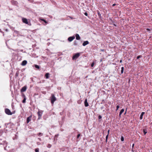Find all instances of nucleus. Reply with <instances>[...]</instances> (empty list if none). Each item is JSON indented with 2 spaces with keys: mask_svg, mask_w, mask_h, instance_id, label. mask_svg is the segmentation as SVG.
<instances>
[{
  "mask_svg": "<svg viewBox=\"0 0 152 152\" xmlns=\"http://www.w3.org/2000/svg\"><path fill=\"white\" fill-rule=\"evenodd\" d=\"M56 100V99L55 97V95L53 94H51V102L52 104H53L54 102Z\"/></svg>",
  "mask_w": 152,
  "mask_h": 152,
  "instance_id": "nucleus-1",
  "label": "nucleus"
},
{
  "mask_svg": "<svg viewBox=\"0 0 152 152\" xmlns=\"http://www.w3.org/2000/svg\"><path fill=\"white\" fill-rule=\"evenodd\" d=\"M80 56L79 53H77L75 54L72 56V59L73 60H76L77 58Z\"/></svg>",
  "mask_w": 152,
  "mask_h": 152,
  "instance_id": "nucleus-2",
  "label": "nucleus"
},
{
  "mask_svg": "<svg viewBox=\"0 0 152 152\" xmlns=\"http://www.w3.org/2000/svg\"><path fill=\"white\" fill-rule=\"evenodd\" d=\"M5 112L7 114L9 115H11L12 114L10 110L8 108H6L5 109Z\"/></svg>",
  "mask_w": 152,
  "mask_h": 152,
  "instance_id": "nucleus-3",
  "label": "nucleus"
},
{
  "mask_svg": "<svg viewBox=\"0 0 152 152\" xmlns=\"http://www.w3.org/2000/svg\"><path fill=\"white\" fill-rule=\"evenodd\" d=\"M22 20L23 23L25 24L29 25V23L28 22V20L26 18H22Z\"/></svg>",
  "mask_w": 152,
  "mask_h": 152,
  "instance_id": "nucleus-4",
  "label": "nucleus"
},
{
  "mask_svg": "<svg viewBox=\"0 0 152 152\" xmlns=\"http://www.w3.org/2000/svg\"><path fill=\"white\" fill-rule=\"evenodd\" d=\"M27 89V86H24L23 87H22V88L21 89L20 91L21 92H23L25 91H26V90Z\"/></svg>",
  "mask_w": 152,
  "mask_h": 152,
  "instance_id": "nucleus-5",
  "label": "nucleus"
},
{
  "mask_svg": "<svg viewBox=\"0 0 152 152\" xmlns=\"http://www.w3.org/2000/svg\"><path fill=\"white\" fill-rule=\"evenodd\" d=\"M75 38V37L73 36L72 37H69L68 39V40L70 42L72 41Z\"/></svg>",
  "mask_w": 152,
  "mask_h": 152,
  "instance_id": "nucleus-6",
  "label": "nucleus"
},
{
  "mask_svg": "<svg viewBox=\"0 0 152 152\" xmlns=\"http://www.w3.org/2000/svg\"><path fill=\"white\" fill-rule=\"evenodd\" d=\"M39 21H43L45 23H43V24L44 25H46L48 23L47 21L45 20L44 19H42L41 18H39Z\"/></svg>",
  "mask_w": 152,
  "mask_h": 152,
  "instance_id": "nucleus-7",
  "label": "nucleus"
},
{
  "mask_svg": "<svg viewBox=\"0 0 152 152\" xmlns=\"http://www.w3.org/2000/svg\"><path fill=\"white\" fill-rule=\"evenodd\" d=\"M84 105L86 107H87L88 106L89 104L87 102V99H86L84 101Z\"/></svg>",
  "mask_w": 152,
  "mask_h": 152,
  "instance_id": "nucleus-8",
  "label": "nucleus"
},
{
  "mask_svg": "<svg viewBox=\"0 0 152 152\" xmlns=\"http://www.w3.org/2000/svg\"><path fill=\"white\" fill-rule=\"evenodd\" d=\"M43 112V111H39V119L41 118Z\"/></svg>",
  "mask_w": 152,
  "mask_h": 152,
  "instance_id": "nucleus-9",
  "label": "nucleus"
},
{
  "mask_svg": "<svg viewBox=\"0 0 152 152\" xmlns=\"http://www.w3.org/2000/svg\"><path fill=\"white\" fill-rule=\"evenodd\" d=\"M27 63V61L26 60H24L22 62L21 65L22 66H25L26 64Z\"/></svg>",
  "mask_w": 152,
  "mask_h": 152,
  "instance_id": "nucleus-10",
  "label": "nucleus"
},
{
  "mask_svg": "<svg viewBox=\"0 0 152 152\" xmlns=\"http://www.w3.org/2000/svg\"><path fill=\"white\" fill-rule=\"evenodd\" d=\"M75 37H76V39L78 40L80 39V37L79 35L78 34H76L75 35Z\"/></svg>",
  "mask_w": 152,
  "mask_h": 152,
  "instance_id": "nucleus-11",
  "label": "nucleus"
},
{
  "mask_svg": "<svg viewBox=\"0 0 152 152\" xmlns=\"http://www.w3.org/2000/svg\"><path fill=\"white\" fill-rule=\"evenodd\" d=\"M31 116H30L29 117L27 118V121H26L27 123H28L29 122V121H31Z\"/></svg>",
  "mask_w": 152,
  "mask_h": 152,
  "instance_id": "nucleus-12",
  "label": "nucleus"
},
{
  "mask_svg": "<svg viewBox=\"0 0 152 152\" xmlns=\"http://www.w3.org/2000/svg\"><path fill=\"white\" fill-rule=\"evenodd\" d=\"M89 44V42L88 41H84L83 44V45L85 46Z\"/></svg>",
  "mask_w": 152,
  "mask_h": 152,
  "instance_id": "nucleus-13",
  "label": "nucleus"
},
{
  "mask_svg": "<svg viewBox=\"0 0 152 152\" xmlns=\"http://www.w3.org/2000/svg\"><path fill=\"white\" fill-rule=\"evenodd\" d=\"M39 140L40 141H41L42 142L40 143H43L44 142V137H42V139L40 138H38Z\"/></svg>",
  "mask_w": 152,
  "mask_h": 152,
  "instance_id": "nucleus-14",
  "label": "nucleus"
},
{
  "mask_svg": "<svg viewBox=\"0 0 152 152\" xmlns=\"http://www.w3.org/2000/svg\"><path fill=\"white\" fill-rule=\"evenodd\" d=\"M97 14L99 16V18L100 19H101L102 18V16H101V14L100 12H99V11L98 10H97Z\"/></svg>",
  "mask_w": 152,
  "mask_h": 152,
  "instance_id": "nucleus-15",
  "label": "nucleus"
},
{
  "mask_svg": "<svg viewBox=\"0 0 152 152\" xmlns=\"http://www.w3.org/2000/svg\"><path fill=\"white\" fill-rule=\"evenodd\" d=\"M144 113H145L144 112H142V113L140 115V119L142 120V119L143 116V115L144 114Z\"/></svg>",
  "mask_w": 152,
  "mask_h": 152,
  "instance_id": "nucleus-16",
  "label": "nucleus"
},
{
  "mask_svg": "<svg viewBox=\"0 0 152 152\" xmlns=\"http://www.w3.org/2000/svg\"><path fill=\"white\" fill-rule=\"evenodd\" d=\"M124 111V109H123L121 110V111H120V112L119 113V116L120 117L121 116V114L123 113V112Z\"/></svg>",
  "mask_w": 152,
  "mask_h": 152,
  "instance_id": "nucleus-17",
  "label": "nucleus"
},
{
  "mask_svg": "<svg viewBox=\"0 0 152 152\" xmlns=\"http://www.w3.org/2000/svg\"><path fill=\"white\" fill-rule=\"evenodd\" d=\"M19 71H18L16 72V73L15 74V78H17L18 77V76L19 75Z\"/></svg>",
  "mask_w": 152,
  "mask_h": 152,
  "instance_id": "nucleus-18",
  "label": "nucleus"
},
{
  "mask_svg": "<svg viewBox=\"0 0 152 152\" xmlns=\"http://www.w3.org/2000/svg\"><path fill=\"white\" fill-rule=\"evenodd\" d=\"M143 132L144 133V134L145 135L147 133V130L146 129H144L143 130Z\"/></svg>",
  "mask_w": 152,
  "mask_h": 152,
  "instance_id": "nucleus-19",
  "label": "nucleus"
},
{
  "mask_svg": "<svg viewBox=\"0 0 152 152\" xmlns=\"http://www.w3.org/2000/svg\"><path fill=\"white\" fill-rule=\"evenodd\" d=\"M49 74L48 73H46L45 75V77L46 79H48L49 78Z\"/></svg>",
  "mask_w": 152,
  "mask_h": 152,
  "instance_id": "nucleus-20",
  "label": "nucleus"
},
{
  "mask_svg": "<svg viewBox=\"0 0 152 152\" xmlns=\"http://www.w3.org/2000/svg\"><path fill=\"white\" fill-rule=\"evenodd\" d=\"M124 71V67H122L121 68V74H122L123 73Z\"/></svg>",
  "mask_w": 152,
  "mask_h": 152,
  "instance_id": "nucleus-21",
  "label": "nucleus"
},
{
  "mask_svg": "<svg viewBox=\"0 0 152 152\" xmlns=\"http://www.w3.org/2000/svg\"><path fill=\"white\" fill-rule=\"evenodd\" d=\"M26 98H23V101H22V102L23 103H25L26 102Z\"/></svg>",
  "mask_w": 152,
  "mask_h": 152,
  "instance_id": "nucleus-22",
  "label": "nucleus"
},
{
  "mask_svg": "<svg viewBox=\"0 0 152 152\" xmlns=\"http://www.w3.org/2000/svg\"><path fill=\"white\" fill-rule=\"evenodd\" d=\"M108 135L107 134L106 137V142H107L108 138Z\"/></svg>",
  "mask_w": 152,
  "mask_h": 152,
  "instance_id": "nucleus-23",
  "label": "nucleus"
},
{
  "mask_svg": "<svg viewBox=\"0 0 152 152\" xmlns=\"http://www.w3.org/2000/svg\"><path fill=\"white\" fill-rule=\"evenodd\" d=\"M22 97L24 98H26V96L25 95L23 94L22 93Z\"/></svg>",
  "mask_w": 152,
  "mask_h": 152,
  "instance_id": "nucleus-24",
  "label": "nucleus"
},
{
  "mask_svg": "<svg viewBox=\"0 0 152 152\" xmlns=\"http://www.w3.org/2000/svg\"><path fill=\"white\" fill-rule=\"evenodd\" d=\"M142 56H141V55H139V56H138L137 57V59H139L140 58H142Z\"/></svg>",
  "mask_w": 152,
  "mask_h": 152,
  "instance_id": "nucleus-25",
  "label": "nucleus"
},
{
  "mask_svg": "<svg viewBox=\"0 0 152 152\" xmlns=\"http://www.w3.org/2000/svg\"><path fill=\"white\" fill-rule=\"evenodd\" d=\"M94 62H93L91 65V67H93L94 66Z\"/></svg>",
  "mask_w": 152,
  "mask_h": 152,
  "instance_id": "nucleus-26",
  "label": "nucleus"
},
{
  "mask_svg": "<svg viewBox=\"0 0 152 152\" xmlns=\"http://www.w3.org/2000/svg\"><path fill=\"white\" fill-rule=\"evenodd\" d=\"M121 140L122 141H123L124 140V138L123 137L121 136Z\"/></svg>",
  "mask_w": 152,
  "mask_h": 152,
  "instance_id": "nucleus-27",
  "label": "nucleus"
},
{
  "mask_svg": "<svg viewBox=\"0 0 152 152\" xmlns=\"http://www.w3.org/2000/svg\"><path fill=\"white\" fill-rule=\"evenodd\" d=\"M43 135V134L41 133H39V136H41Z\"/></svg>",
  "mask_w": 152,
  "mask_h": 152,
  "instance_id": "nucleus-28",
  "label": "nucleus"
},
{
  "mask_svg": "<svg viewBox=\"0 0 152 152\" xmlns=\"http://www.w3.org/2000/svg\"><path fill=\"white\" fill-rule=\"evenodd\" d=\"M33 66H35V67L36 68L38 69V65L35 64V65H33Z\"/></svg>",
  "mask_w": 152,
  "mask_h": 152,
  "instance_id": "nucleus-29",
  "label": "nucleus"
},
{
  "mask_svg": "<svg viewBox=\"0 0 152 152\" xmlns=\"http://www.w3.org/2000/svg\"><path fill=\"white\" fill-rule=\"evenodd\" d=\"M102 118V116H101V115H99L98 116V118L99 119H101V118Z\"/></svg>",
  "mask_w": 152,
  "mask_h": 152,
  "instance_id": "nucleus-30",
  "label": "nucleus"
},
{
  "mask_svg": "<svg viewBox=\"0 0 152 152\" xmlns=\"http://www.w3.org/2000/svg\"><path fill=\"white\" fill-rule=\"evenodd\" d=\"M74 45H77V42L76 41H75V42L74 43Z\"/></svg>",
  "mask_w": 152,
  "mask_h": 152,
  "instance_id": "nucleus-31",
  "label": "nucleus"
},
{
  "mask_svg": "<svg viewBox=\"0 0 152 152\" xmlns=\"http://www.w3.org/2000/svg\"><path fill=\"white\" fill-rule=\"evenodd\" d=\"M80 134H79L77 135V138H79V137H80Z\"/></svg>",
  "mask_w": 152,
  "mask_h": 152,
  "instance_id": "nucleus-32",
  "label": "nucleus"
},
{
  "mask_svg": "<svg viewBox=\"0 0 152 152\" xmlns=\"http://www.w3.org/2000/svg\"><path fill=\"white\" fill-rule=\"evenodd\" d=\"M84 15H85L86 16H88V14L87 13V12H85L84 13Z\"/></svg>",
  "mask_w": 152,
  "mask_h": 152,
  "instance_id": "nucleus-33",
  "label": "nucleus"
},
{
  "mask_svg": "<svg viewBox=\"0 0 152 152\" xmlns=\"http://www.w3.org/2000/svg\"><path fill=\"white\" fill-rule=\"evenodd\" d=\"M119 105H117V106H116V108H117V110H118V108H119Z\"/></svg>",
  "mask_w": 152,
  "mask_h": 152,
  "instance_id": "nucleus-34",
  "label": "nucleus"
},
{
  "mask_svg": "<svg viewBox=\"0 0 152 152\" xmlns=\"http://www.w3.org/2000/svg\"><path fill=\"white\" fill-rule=\"evenodd\" d=\"M35 151L36 152H38V149L37 148H36L35 150Z\"/></svg>",
  "mask_w": 152,
  "mask_h": 152,
  "instance_id": "nucleus-35",
  "label": "nucleus"
},
{
  "mask_svg": "<svg viewBox=\"0 0 152 152\" xmlns=\"http://www.w3.org/2000/svg\"><path fill=\"white\" fill-rule=\"evenodd\" d=\"M59 135L58 134H57L55 135V137H57Z\"/></svg>",
  "mask_w": 152,
  "mask_h": 152,
  "instance_id": "nucleus-36",
  "label": "nucleus"
},
{
  "mask_svg": "<svg viewBox=\"0 0 152 152\" xmlns=\"http://www.w3.org/2000/svg\"><path fill=\"white\" fill-rule=\"evenodd\" d=\"M109 132H110V130L109 129L108 130V134H108V135L109 134Z\"/></svg>",
  "mask_w": 152,
  "mask_h": 152,
  "instance_id": "nucleus-37",
  "label": "nucleus"
},
{
  "mask_svg": "<svg viewBox=\"0 0 152 152\" xmlns=\"http://www.w3.org/2000/svg\"><path fill=\"white\" fill-rule=\"evenodd\" d=\"M146 30L147 31H150V29L149 28H147Z\"/></svg>",
  "mask_w": 152,
  "mask_h": 152,
  "instance_id": "nucleus-38",
  "label": "nucleus"
},
{
  "mask_svg": "<svg viewBox=\"0 0 152 152\" xmlns=\"http://www.w3.org/2000/svg\"><path fill=\"white\" fill-rule=\"evenodd\" d=\"M115 5H116V4H113L112 6H115Z\"/></svg>",
  "mask_w": 152,
  "mask_h": 152,
  "instance_id": "nucleus-39",
  "label": "nucleus"
},
{
  "mask_svg": "<svg viewBox=\"0 0 152 152\" xmlns=\"http://www.w3.org/2000/svg\"><path fill=\"white\" fill-rule=\"evenodd\" d=\"M90 152H93V150H91V151H90Z\"/></svg>",
  "mask_w": 152,
  "mask_h": 152,
  "instance_id": "nucleus-40",
  "label": "nucleus"
},
{
  "mask_svg": "<svg viewBox=\"0 0 152 152\" xmlns=\"http://www.w3.org/2000/svg\"><path fill=\"white\" fill-rule=\"evenodd\" d=\"M113 25L114 26H116V24H113Z\"/></svg>",
  "mask_w": 152,
  "mask_h": 152,
  "instance_id": "nucleus-41",
  "label": "nucleus"
},
{
  "mask_svg": "<svg viewBox=\"0 0 152 152\" xmlns=\"http://www.w3.org/2000/svg\"><path fill=\"white\" fill-rule=\"evenodd\" d=\"M134 146V144H133L132 145V147H133Z\"/></svg>",
  "mask_w": 152,
  "mask_h": 152,
  "instance_id": "nucleus-42",
  "label": "nucleus"
},
{
  "mask_svg": "<svg viewBox=\"0 0 152 152\" xmlns=\"http://www.w3.org/2000/svg\"><path fill=\"white\" fill-rule=\"evenodd\" d=\"M49 147H50L51 146V145H49Z\"/></svg>",
  "mask_w": 152,
  "mask_h": 152,
  "instance_id": "nucleus-43",
  "label": "nucleus"
},
{
  "mask_svg": "<svg viewBox=\"0 0 152 152\" xmlns=\"http://www.w3.org/2000/svg\"><path fill=\"white\" fill-rule=\"evenodd\" d=\"M120 63H121V62H122V60H121L120 61Z\"/></svg>",
  "mask_w": 152,
  "mask_h": 152,
  "instance_id": "nucleus-44",
  "label": "nucleus"
},
{
  "mask_svg": "<svg viewBox=\"0 0 152 152\" xmlns=\"http://www.w3.org/2000/svg\"><path fill=\"white\" fill-rule=\"evenodd\" d=\"M69 18H70L71 19H73V18H72V17H70V16H69Z\"/></svg>",
  "mask_w": 152,
  "mask_h": 152,
  "instance_id": "nucleus-45",
  "label": "nucleus"
},
{
  "mask_svg": "<svg viewBox=\"0 0 152 152\" xmlns=\"http://www.w3.org/2000/svg\"><path fill=\"white\" fill-rule=\"evenodd\" d=\"M101 50L102 51H104V50L103 49V50Z\"/></svg>",
  "mask_w": 152,
  "mask_h": 152,
  "instance_id": "nucleus-46",
  "label": "nucleus"
},
{
  "mask_svg": "<svg viewBox=\"0 0 152 152\" xmlns=\"http://www.w3.org/2000/svg\"><path fill=\"white\" fill-rule=\"evenodd\" d=\"M6 31H8V29H6Z\"/></svg>",
  "mask_w": 152,
  "mask_h": 152,
  "instance_id": "nucleus-47",
  "label": "nucleus"
},
{
  "mask_svg": "<svg viewBox=\"0 0 152 152\" xmlns=\"http://www.w3.org/2000/svg\"><path fill=\"white\" fill-rule=\"evenodd\" d=\"M102 108H103V107H101V109H102Z\"/></svg>",
  "mask_w": 152,
  "mask_h": 152,
  "instance_id": "nucleus-48",
  "label": "nucleus"
},
{
  "mask_svg": "<svg viewBox=\"0 0 152 152\" xmlns=\"http://www.w3.org/2000/svg\"><path fill=\"white\" fill-rule=\"evenodd\" d=\"M118 110H117V108H116V111H117Z\"/></svg>",
  "mask_w": 152,
  "mask_h": 152,
  "instance_id": "nucleus-49",
  "label": "nucleus"
},
{
  "mask_svg": "<svg viewBox=\"0 0 152 152\" xmlns=\"http://www.w3.org/2000/svg\"><path fill=\"white\" fill-rule=\"evenodd\" d=\"M38 68H39V66Z\"/></svg>",
  "mask_w": 152,
  "mask_h": 152,
  "instance_id": "nucleus-50",
  "label": "nucleus"
}]
</instances>
